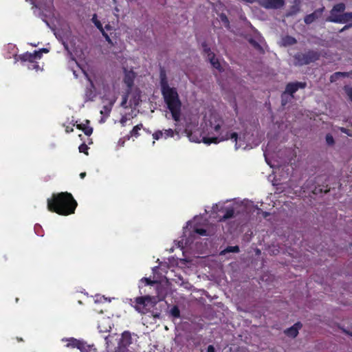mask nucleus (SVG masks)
Listing matches in <instances>:
<instances>
[{
    "instance_id": "f257e3e1",
    "label": "nucleus",
    "mask_w": 352,
    "mask_h": 352,
    "mask_svg": "<svg viewBox=\"0 0 352 352\" xmlns=\"http://www.w3.org/2000/svg\"><path fill=\"white\" fill-rule=\"evenodd\" d=\"M47 203L49 211L63 216L74 214L78 206L73 195L68 192L53 193Z\"/></svg>"
},
{
    "instance_id": "f03ea898",
    "label": "nucleus",
    "mask_w": 352,
    "mask_h": 352,
    "mask_svg": "<svg viewBox=\"0 0 352 352\" xmlns=\"http://www.w3.org/2000/svg\"><path fill=\"white\" fill-rule=\"evenodd\" d=\"M162 95L173 119L175 122H179L181 118L182 104L176 88L170 89L162 93Z\"/></svg>"
},
{
    "instance_id": "7ed1b4c3",
    "label": "nucleus",
    "mask_w": 352,
    "mask_h": 352,
    "mask_svg": "<svg viewBox=\"0 0 352 352\" xmlns=\"http://www.w3.org/2000/svg\"><path fill=\"white\" fill-rule=\"evenodd\" d=\"M129 300L130 305L142 315L149 313L157 303V298L149 295L130 298Z\"/></svg>"
},
{
    "instance_id": "20e7f679",
    "label": "nucleus",
    "mask_w": 352,
    "mask_h": 352,
    "mask_svg": "<svg viewBox=\"0 0 352 352\" xmlns=\"http://www.w3.org/2000/svg\"><path fill=\"white\" fill-rule=\"evenodd\" d=\"M320 53L318 51L309 50L305 52H298L294 56V65L302 66L314 63L320 59Z\"/></svg>"
},
{
    "instance_id": "39448f33",
    "label": "nucleus",
    "mask_w": 352,
    "mask_h": 352,
    "mask_svg": "<svg viewBox=\"0 0 352 352\" xmlns=\"http://www.w3.org/2000/svg\"><path fill=\"white\" fill-rule=\"evenodd\" d=\"M201 47L203 48L204 55L206 56L207 59L212 65V66L216 69H217L219 72H222L223 71V69L219 59L216 58L214 53L211 51L210 48L208 47L206 41L201 43Z\"/></svg>"
},
{
    "instance_id": "423d86ee",
    "label": "nucleus",
    "mask_w": 352,
    "mask_h": 352,
    "mask_svg": "<svg viewBox=\"0 0 352 352\" xmlns=\"http://www.w3.org/2000/svg\"><path fill=\"white\" fill-rule=\"evenodd\" d=\"M229 139L233 140L235 142V147L237 149L239 147L237 146V140H238V134L236 132L232 133H226L225 136H222L221 138L219 137H203L202 142L208 145H210L212 143L218 144L221 141L228 140Z\"/></svg>"
},
{
    "instance_id": "0eeeda50",
    "label": "nucleus",
    "mask_w": 352,
    "mask_h": 352,
    "mask_svg": "<svg viewBox=\"0 0 352 352\" xmlns=\"http://www.w3.org/2000/svg\"><path fill=\"white\" fill-rule=\"evenodd\" d=\"M307 87V82H289L286 85L285 89L281 95L282 98V105H285L287 104V101L284 100V96L285 94L290 95L292 98L294 97V94H295L299 89H305Z\"/></svg>"
},
{
    "instance_id": "6e6552de",
    "label": "nucleus",
    "mask_w": 352,
    "mask_h": 352,
    "mask_svg": "<svg viewBox=\"0 0 352 352\" xmlns=\"http://www.w3.org/2000/svg\"><path fill=\"white\" fill-rule=\"evenodd\" d=\"M42 57V51H34L33 53L25 52L19 56V59L22 62H29L34 63L36 59H40Z\"/></svg>"
},
{
    "instance_id": "1a4fd4ad",
    "label": "nucleus",
    "mask_w": 352,
    "mask_h": 352,
    "mask_svg": "<svg viewBox=\"0 0 352 352\" xmlns=\"http://www.w3.org/2000/svg\"><path fill=\"white\" fill-rule=\"evenodd\" d=\"M260 4L266 9H278L285 4L284 0H262Z\"/></svg>"
},
{
    "instance_id": "9d476101",
    "label": "nucleus",
    "mask_w": 352,
    "mask_h": 352,
    "mask_svg": "<svg viewBox=\"0 0 352 352\" xmlns=\"http://www.w3.org/2000/svg\"><path fill=\"white\" fill-rule=\"evenodd\" d=\"M329 21L338 23H344L352 21V12H346L336 16H329Z\"/></svg>"
},
{
    "instance_id": "9b49d317",
    "label": "nucleus",
    "mask_w": 352,
    "mask_h": 352,
    "mask_svg": "<svg viewBox=\"0 0 352 352\" xmlns=\"http://www.w3.org/2000/svg\"><path fill=\"white\" fill-rule=\"evenodd\" d=\"M324 8L316 10L314 12L307 14L304 18V21L307 25H309L321 16Z\"/></svg>"
},
{
    "instance_id": "f8f14e48",
    "label": "nucleus",
    "mask_w": 352,
    "mask_h": 352,
    "mask_svg": "<svg viewBox=\"0 0 352 352\" xmlns=\"http://www.w3.org/2000/svg\"><path fill=\"white\" fill-rule=\"evenodd\" d=\"M67 346L71 348H77L80 350L81 352H86V347L87 346L82 341L74 338H71L68 340Z\"/></svg>"
},
{
    "instance_id": "ddd939ff",
    "label": "nucleus",
    "mask_w": 352,
    "mask_h": 352,
    "mask_svg": "<svg viewBox=\"0 0 352 352\" xmlns=\"http://www.w3.org/2000/svg\"><path fill=\"white\" fill-rule=\"evenodd\" d=\"M88 80L90 83V87H87L85 90V100L93 101L94 98L96 97V88L94 82L91 80L90 78H88Z\"/></svg>"
},
{
    "instance_id": "4468645a",
    "label": "nucleus",
    "mask_w": 352,
    "mask_h": 352,
    "mask_svg": "<svg viewBox=\"0 0 352 352\" xmlns=\"http://www.w3.org/2000/svg\"><path fill=\"white\" fill-rule=\"evenodd\" d=\"M302 323L300 322H297L291 327L285 329L284 333L286 336L294 338L298 336V331L302 328Z\"/></svg>"
},
{
    "instance_id": "2eb2a0df",
    "label": "nucleus",
    "mask_w": 352,
    "mask_h": 352,
    "mask_svg": "<svg viewBox=\"0 0 352 352\" xmlns=\"http://www.w3.org/2000/svg\"><path fill=\"white\" fill-rule=\"evenodd\" d=\"M132 342L131 333L128 331H124L120 340V345L123 347L129 346Z\"/></svg>"
},
{
    "instance_id": "dca6fc26",
    "label": "nucleus",
    "mask_w": 352,
    "mask_h": 352,
    "mask_svg": "<svg viewBox=\"0 0 352 352\" xmlns=\"http://www.w3.org/2000/svg\"><path fill=\"white\" fill-rule=\"evenodd\" d=\"M135 73L133 71H126L124 77V82L129 89H131L134 83Z\"/></svg>"
},
{
    "instance_id": "f3484780",
    "label": "nucleus",
    "mask_w": 352,
    "mask_h": 352,
    "mask_svg": "<svg viewBox=\"0 0 352 352\" xmlns=\"http://www.w3.org/2000/svg\"><path fill=\"white\" fill-rule=\"evenodd\" d=\"M89 122H90L89 120H86L85 124H84V123L77 124L76 128L79 130L82 131L86 135L89 136L93 133V128L88 125V124H89Z\"/></svg>"
},
{
    "instance_id": "a211bd4d",
    "label": "nucleus",
    "mask_w": 352,
    "mask_h": 352,
    "mask_svg": "<svg viewBox=\"0 0 352 352\" xmlns=\"http://www.w3.org/2000/svg\"><path fill=\"white\" fill-rule=\"evenodd\" d=\"M160 87H161V92L162 94L168 91L170 89H173V87H170L168 85L166 77L165 74L161 73L160 74Z\"/></svg>"
},
{
    "instance_id": "6ab92c4d",
    "label": "nucleus",
    "mask_w": 352,
    "mask_h": 352,
    "mask_svg": "<svg viewBox=\"0 0 352 352\" xmlns=\"http://www.w3.org/2000/svg\"><path fill=\"white\" fill-rule=\"evenodd\" d=\"M143 129V124L142 123L137 124L135 126L133 129L130 131L129 134L127 135V139L129 140L131 137L138 138L140 136L139 131Z\"/></svg>"
},
{
    "instance_id": "aec40b11",
    "label": "nucleus",
    "mask_w": 352,
    "mask_h": 352,
    "mask_svg": "<svg viewBox=\"0 0 352 352\" xmlns=\"http://www.w3.org/2000/svg\"><path fill=\"white\" fill-rule=\"evenodd\" d=\"M234 217V210L233 208H228L226 209L224 214L220 217V221H226V220Z\"/></svg>"
},
{
    "instance_id": "412c9836",
    "label": "nucleus",
    "mask_w": 352,
    "mask_h": 352,
    "mask_svg": "<svg viewBox=\"0 0 352 352\" xmlns=\"http://www.w3.org/2000/svg\"><path fill=\"white\" fill-rule=\"evenodd\" d=\"M297 0L295 1V4L289 8V10L286 13V16H291L296 15L298 12L300 11V5L299 2H296Z\"/></svg>"
},
{
    "instance_id": "4be33fe9",
    "label": "nucleus",
    "mask_w": 352,
    "mask_h": 352,
    "mask_svg": "<svg viewBox=\"0 0 352 352\" xmlns=\"http://www.w3.org/2000/svg\"><path fill=\"white\" fill-rule=\"evenodd\" d=\"M345 10V5L343 3H340L335 5L331 12V16H336L334 12H343Z\"/></svg>"
},
{
    "instance_id": "5701e85b",
    "label": "nucleus",
    "mask_w": 352,
    "mask_h": 352,
    "mask_svg": "<svg viewBox=\"0 0 352 352\" xmlns=\"http://www.w3.org/2000/svg\"><path fill=\"white\" fill-rule=\"evenodd\" d=\"M340 77H349L348 72H337L333 74L330 77L331 82L336 81Z\"/></svg>"
},
{
    "instance_id": "b1692460",
    "label": "nucleus",
    "mask_w": 352,
    "mask_h": 352,
    "mask_svg": "<svg viewBox=\"0 0 352 352\" xmlns=\"http://www.w3.org/2000/svg\"><path fill=\"white\" fill-rule=\"evenodd\" d=\"M170 315L175 318L180 317V310L177 305H174L170 310Z\"/></svg>"
},
{
    "instance_id": "393cba45",
    "label": "nucleus",
    "mask_w": 352,
    "mask_h": 352,
    "mask_svg": "<svg viewBox=\"0 0 352 352\" xmlns=\"http://www.w3.org/2000/svg\"><path fill=\"white\" fill-rule=\"evenodd\" d=\"M283 41H284L285 44L287 45H293L297 43L296 39L294 37L291 36H286L283 38Z\"/></svg>"
},
{
    "instance_id": "a878e982",
    "label": "nucleus",
    "mask_w": 352,
    "mask_h": 352,
    "mask_svg": "<svg viewBox=\"0 0 352 352\" xmlns=\"http://www.w3.org/2000/svg\"><path fill=\"white\" fill-rule=\"evenodd\" d=\"M92 21L93 23H94V25L96 26V28L100 30V32L103 31L104 29L102 28V23H100V21H98L97 19V16L96 14H94L93 17H92Z\"/></svg>"
},
{
    "instance_id": "bb28decb",
    "label": "nucleus",
    "mask_w": 352,
    "mask_h": 352,
    "mask_svg": "<svg viewBox=\"0 0 352 352\" xmlns=\"http://www.w3.org/2000/svg\"><path fill=\"white\" fill-rule=\"evenodd\" d=\"M219 18H220V20L221 21V22L226 25V26H229L230 25V21L228 20V16L226 15V14L224 13H221L219 14Z\"/></svg>"
},
{
    "instance_id": "cd10ccee",
    "label": "nucleus",
    "mask_w": 352,
    "mask_h": 352,
    "mask_svg": "<svg viewBox=\"0 0 352 352\" xmlns=\"http://www.w3.org/2000/svg\"><path fill=\"white\" fill-rule=\"evenodd\" d=\"M89 147L88 146L85 144V143H82L81 144L79 147H78V150H79V152L80 153H85V155H88V150H89Z\"/></svg>"
},
{
    "instance_id": "c85d7f7f",
    "label": "nucleus",
    "mask_w": 352,
    "mask_h": 352,
    "mask_svg": "<svg viewBox=\"0 0 352 352\" xmlns=\"http://www.w3.org/2000/svg\"><path fill=\"white\" fill-rule=\"evenodd\" d=\"M111 111V105H104V106H103L102 109L100 111V113L109 116Z\"/></svg>"
},
{
    "instance_id": "c756f323",
    "label": "nucleus",
    "mask_w": 352,
    "mask_h": 352,
    "mask_svg": "<svg viewBox=\"0 0 352 352\" xmlns=\"http://www.w3.org/2000/svg\"><path fill=\"white\" fill-rule=\"evenodd\" d=\"M325 139H326V142L328 145L332 146L334 144L335 141H334L333 137L331 134H329V133L327 134Z\"/></svg>"
},
{
    "instance_id": "7c9ffc66",
    "label": "nucleus",
    "mask_w": 352,
    "mask_h": 352,
    "mask_svg": "<svg viewBox=\"0 0 352 352\" xmlns=\"http://www.w3.org/2000/svg\"><path fill=\"white\" fill-rule=\"evenodd\" d=\"M163 135V132L162 131H156L153 134V138L154 140H159Z\"/></svg>"
},
{
    "instance_id": "2f4dec72",
    "label": "nucleus",
    "mask_w": 352,
    "mask_h": 352,
    "mask_svg": "<svg viewBox=\"0 0 352 352\" xmlns=\"http://www.w3.org/2000/svg\"><path fill=\"white\" fill-rule=\"evenodd\" d=\"M239 247L237 245L235 246H228L227 248V251L229 252H235L237 253L239 252Z\"/></svg>"
},
{
    "instance_id": "473e14b6",
    "label": "nucleus",
    "mask_w": 352,
    "mask_h": 352,
    "mask_svg": "<svg viewBox=\"0 0 352 352\" xmlns=\"http://www.w3.org/2000/svg\"><path fill=\"white\" fill-rule=\"evenodd\" d=\"M195 232L197 234L201 235V236H206L207 235V231L204 228H195Z\"/></svg>"
},
{
    "instance_id": "72a5a7b5",
    "label": "nucleus",
    "mask_w": 352,
    "mask_h": 352,
    "mask_svg": "<svg viewBox=\"0 0 352 352\" xmlns=\"http://www.w3.org/2000/svg\"><path fill=\"white\" fill-rule=\"evenodd\" d=\"M164 135H165V138H166L173 137L174 131L171 129H166V130L164 131Z\"/></svg>"
},
{
    "instance_id": "f704fd0d",
    "label": "nucleus",
    "mask_w": 352,
    "mask_h": 352,
    "mask_svg": "<svg viewBox=\"0 0 352 352\" xmlns=\"http://www.w3.org/2000/svg\"><path fill=\"white\" fill-rule=\"evenodd\" d=\"M345 91L350 100L352 101V87H345Z\"/></svg>"
},
{
    "instance_id": "c9c22d12",
    "label": "nucleus",
    "mask_w": 352,
    "mask_h": 352,
    "mask_svg": "<svg viewBox=\"0 0 352 352\" xmlns=\"http://www.w3.org/2000/svg\"><path fill=\"white\" fill-rule=\"evenodd\" d=\"M221 123H222V121L221 120H219V122H218L217 124H216L213 129H214V131L217 133H219L221 128Z\"/></svg>"
},
{
    "instance_id": "e433bc0d",
    "label": "nucleus",
    "mask_w": 352,
    "mask_h": 352,
    "mask_svg": "<svg viewBox=\"0 0 352 352\" xmlns=\"http://www.w3.org/2000/svg\"><path fill=\"white\" fill-rule=\"evenodd\" d=\"M31 65L28 67L30 69H34L36 70H38L39 65L34 60V63H30Z\"/></svg>"
},
{
    "instance_id": "4c0bfd02",
    "label": "nucleus",
    "mask_w": 352,
    "mask_h": 352,
    "mask_svg": "<svg viewBox=\"0 0 352 352\" xmlns=\"http://www.w3.org/2000/svg\"><path fill=\"white\" fill-rule=\"evenodd\" d=\"M142 282H144L146 285H153L154 283V281L151 280L150 278H143L142 279Z\"/></svg>"
},
{
    "instance_id": "58836bf2",
    "label": "nucleus",
    "mask_w": 352,
    "mask_h": 352,
    "mask_svg": "<svg viewBox=\"0 0 352 352\" xmlns=\"http://www.w3.org/2000/svg\"><path fill=\"white\" fill-rule=\"evenodd\" d=\"M127 120H128V119H127L126 116H123L121 118V119L120 120V124H121V125L122 126H124Z\"/></svg>"
},
{
    "instance_id": "ea45409f",
    "label": "nucleus",
    "mask_w": 352,
    "mask_h": 352,
    "mask_svg": "<svg viewBox=\"0 0 352 352\" xmlns=\"http://www.w3.org/2000/svg\"><path fill=\"white\" fill-rule=\"evenodd\" d=\"M102 36L105 38L106 41L109 43H111V40L109 38V35L104 32V30L101 32Z\"/></svg>"
},
{
    "instance_id": "a19ab883",
    "label": "nucleus",
    "mask_w": 352,
    "mask_h": 352,
    "mask_svg": "<svg viewBox=\"0 0 352 352\" xmlns=\"http://www.w3.org/2000/svg\"><path fill=\"white\" fill-rule=\"evenodd\" d=\"M340 131L342 133H344V134H346L348 135H351V134L349 133V130L346 129V128H344V127H340Z\"/></svg>"
},
{
    "instance_id": "79ce46f5",
    "label": "nucleus",
    "mask_w": 352,
    "mask_h": 352,
    "mask_svg": "<svg viewBox=\"0 0 352 352\" xmlns=\"http://www.w3.org/2000/svg\"><path fill=\"white\" fill-rule=\"evenodd\" d=\"M352 28V23H349V24H348V25H346L345 26H344V27H343V28L340 30V32H343V31H344V30H347V29H349V28Z\"/></svg>"
},
{
    "instance_id": "37998d69",
    "label": "nucleus",
    "mask_w": 352,
    "mask_h": 352,
    "mask_svg": "<svg viewBox=\"0 0 352 352\" xmlns=\"http://www.w3.org/2000/svg\"><path fill=\"white\" fill-rule=\"evenodd\" d=\"M207 352H215V349L213 345H209L207 349Z\"/></svg>"
},
{
    "instance_id": "c03bdc74",
    "label": "nucleus",
    "mask_w": 352,
    "mask_h": 352,
    "mask_svg": "<svg viewBox=\"0 0 352 352\" xmlns=\"http://www.w3.org/2000/svg\"><path fill=\"white\" fill-rule=\"evenodd\" d=\"M73 131H74V129H73V127H72V126H66V128H65V132H66L67 133H72V132H73Z\"/></svg>"
},
{
    "instance_id": "a18cd8bd",
    "label": "nucleus",
    "mask_w": 352,
    "mask_h": 352,
    "mask_svg": "<svg viewBox=\"0 0 352 352\" xmlns=\"http://www.w3.org/2000/svg\"><path fill=\"white\" fill-rule=\"evenodd\" d=\"M318 191L320 192H322V188H319L318 190L317 189V188H315L314 190H313V193L314 194H317L318 193Z\"/></svg>"
},
{
    "instance_id": "49530a36",
    "label": "nucleus",
    "mask_w": 352,
    "mask_h": 352,
    "mask_svg": "<svg viewBox=\"0 0 352 352\" xmlns=\"http://www.w3.org/2000/svg\"><path fill=\"white\" fill-rule=\"evenodd\" d=\"M243 1H245L247 3H252L254 2H256L258 0H243Z\"/></svg>"
},
{
    "instance_id": "de8ad7c7",
    "label": "nucleus",
    "mask_w": 352,
    "mask_h": 352,
    "mask_svg": "<svg viewBox=\"0 0 352 352\" xmlns=\"http://www.w3.org/2000/svg\"><path fill=\"white\" fill-rule=\"evenodd\" d=\"M250 43H252L254 46L259 47V45L254 41L251 40Z\"/></svg>"
},
{
    "instance_id": "09e8293b",
    "label": "nucleus",
    "mask_w": 352,
    "mask_h": 352,
    "mask_svg": "<svg viewBox=\"0 0 352 352\" xmlns=\"http://www.w3.org/2000/svg\"><path fill=\"white\" fill-rule=\"evenodd\" d=\"M85 176H86V173L85 172L81 173L80 174V177L81 179H84Z\"/></svg>"
},
{
    "instance_id": "8fccbe9b",
    "label": "nucleus",
    "mask_w": 352,
    "mask_h": 352,
    "mask_svg": "<svg viewBox=\"0 0 352 352\" xmlns=\"http://www.w3.org/2000/svg\"><path fill=\"white\" fill-rule=\"evenodd\" d=\"M40 50H41V51H42V53H43V52H45V53H46V52H48V50H47V49H45V48L41 49Z\"/></svg>"
},
{
    "instance_id": "3c124183",
    "label": "nucleus",
    "mask_w": 352,
    "mask_h": 352,
    "mask_svg": "<svg viewBox=\"0 0 352 352\" xmlns=\"http://www.w3.org/2000/svg\"><path fill=\"white\" fill-rule=\"evenodd\" d=\"M348 73H349V77L352 78V70L349 72Z\"/></svg>"
},
{
    "instance_id": "603ef678",
    "label": "nucleus",
    "mask_w": 352,
    "mask_h": 352,
    "mask_svg": "<svg viewBox=\"0 0 352 352\" xmlns=\"http://www.w3.org/2000/svg\"><path fill=\"white\" fill-rule=\"evenodd\" d=\"M346 333L349 335H350L351 336H352V331H346Z\"/></svg>"
},
{
    "instance_id": "864d4df0",
    "label": "nucleus",
    "mask_w": 352,
    "mask_h": 352,
    "mask_svg": "<svg viewBox=\"0 0 352 352\" xmlns=\"http://www.w3.org/2000/svg\"><path fill=\"white\" fill-rule=\"evenodd\" d=\"M105 28L107 29V30H109L110 29V25H107L105 26Z\"/></svg>"
},
{
    "instance_id": "5fc2aeb1",
    "label": "nucleus",
    "mask_w": 352,
    "mask_h": 352,
    "mask_svg": "<svg viewBox=\"0 0 352 352\" xmlns=\"http://www.w3.org/2000/svg\"><path fill=\"white\" fill-rule=\"evenodd\" d=\"M155 318L158 317L159 316L157 314L153 316Z\"/></svg>"
}]
</instances>
